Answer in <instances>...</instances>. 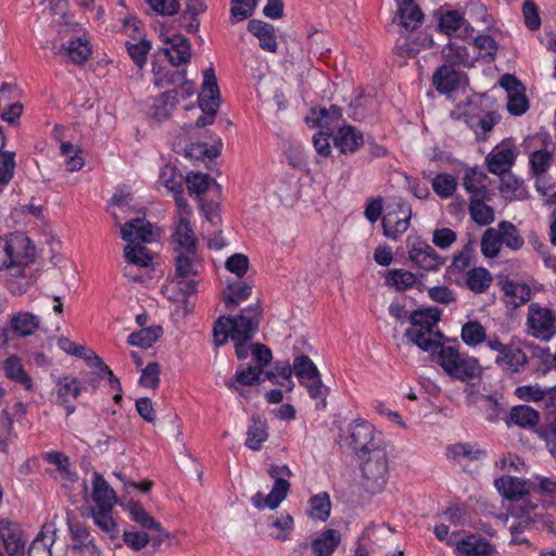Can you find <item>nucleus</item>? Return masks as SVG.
I'll list each match as a JSON object with an SVG mask.
<instances>
[{"instance_id": "obj_1", "label": "nucleus", "mask_w": 556, "mask_h": 556, "mask_svg": "<svg viewBox=\"0 0 556 556\" xmlns=\"http://www.w3.org/2000/svg\"><path fill=\"white\" fill-rule=\"evenodd\" d=\"M261 317L262 308L258 303L250 305L236 317H219L213 329L215 345H224L229 338L231 340H251L258 329Z\"/></svg>"}, {"instance_id": "obj_2", "label": "nucleus", "mask_w": 556, "mask_h": 556, "mask_svg": "<svg viewBox=\"0 0 556 556\" xmlns=\"http://www.w3.org/2000/svg\"><path fill=\"white\" fill-rule=\"evenodd\" d=\"M175 252V277L168 285L167 289L178 291L177 294L170 296L174 301H179L198 291V277L203 268L202 260L198 255L197 250H181Z\"/></svg>"}, {"instance_id": "obj_3", "label": "nucleus", "mask_w": 556, "mask_h": 556, "mask_svg": "<svg viewBox=\"0 0 556 556\" xmlns=\"http://www.w3.org/2000/svg\"><path fill=\"white\" fill-rule=\"evenodd\" d=\"M362 459L361 470L364 488L376 493L381 491L389 477V459L384 447H372Z\"/></svg>"}, {"instance_id": "obj_4", "label": "nucleus", "mask_w": 556, "mask_h": 556, "mask_svg": "<svg viewBox=\"0 0 556 556\" xmlns=\"http://www.w3.org/2000/svg\"><path fill=\"white\" fill-rule=\"evenodd\" d=\"M437 352V362L452 378L462 381L472 379L478 370V362L460 355L458 348L441 343Z\"/></svg>"}, {"instance_id": "obj_5", "label": "nucleus", "mask_w": 556, "mask_h": 556, "mask_svg": "<svg viewBox=\"0 0 556 556\" xmlns=\"http://www.w3.org/2000/svg\"><path fill=\"white\" fill-rule=\"evenodd\" d=\"M526 333L543 342L551 341L556 336V312L540 303L528 306Z\"/></svg>"}, {"instance_id": "obj_6", "label": "nucleus", "mask_w": 556, "mask_h": 556, "mask_svg": "<svg viewBox=\"0 0 556 556\" xmlns=\"http://www.w3.org/2000/svg\"><path fill=\"white\" fill-rule=\"evenodd\" d=\"M268 475L275 480L271 491L266 496L257 492L251 498L253 506L257 509H276L290 490L288 479L292 476V472L288 466L271 465L268 469Z\"/></svg>"}, {"instance_id": "obj_7", "label": "nucleus", "mask_w": 556, "mask_h": 556, "mask_svg": "<svg viewBox=\"0 0 556 556\" xmlns=\"http://www.w3.org/2000/svg\"><path fill=\"white\" fill-rule=\"evenodd\" d=\"M199 103L203 113L198 117L195 126L201 128L213 124L215 115L220 105L219 88L217 85L215 71L212 66L204 72L202 91L199 96Z\"/></svg>"}, {"instance_id": "obj_8", "label": "nucleus", "mask_w": 556, "mask_h": 556, "mask_svg": "<svg viewBox=\"0 0 556 556\" xmlns=\"http://www.w3.org/2000/svg\"><path fill=\"white\" fill-rule=\"evenodd\" d=\"M486 346L497 353L494 362L507 374L520 372L528 364V356L520 348L515 344H504L495 333L489 337Z\"/></svg>"}, {"instance_id": "obj_9", "label": "nucleus", "mask_w": 556, "mask_h": 556, "mask_svg": "<svg viewBox=\"0 0 556 556\" xmlns=\"http://www.w3.org/2000/svg\"><path fill=\"white\" fill-rule=\"evenodd\" d=\"M4 268L11 266H29L34 261L35 249L28 237L23 233H11L4 245Z\"/></svg>"}, {"instance_id": "obj_10", "label": "nucleus", "mask_w": 556, "mask_h": 556, "mask_svg": "<svg viewBox=\"0 0 556 556\" xmlns=\"http://www.w3.org/2000/svg\"><path fill=\"white\" fill-rule=\"evenodd\" d=\"M412 207L408 202L401 198L395 199L394 208L382 217L384 236L397 240L408 229Z\"/></svg>"}, {"instance_id": "obj_11", "label": "nucleus", "mask_w": 556, "mask_h": 556, "mask_svg": "<svg viewBox=\"0 0 556 556\" xmlns=\"http://www.w3.org/2000/svg\"><path fill=\"white\" fill-rule=\"evenodd\" d=\"M409 260L425 270H438L445 262L427 242L414 239L407 241Z\"/></svg>"}, {"instance_id": "obj_12", "label": "nucleus", "mask_w": 556, "mask_h": 556, "mask_svg": "<svg viewBox=\"0 0 556 556\" xmlns=\"http://www.w3.org/2000/svg\"><path fill=\"white\" fill-rule=\"evenodd\" d=\"M350 440L358 458H364L372 447H380L376 442L375 427L365 420H354L350 425Z\"/></svg>"}, {"instance_id": "obj_13", "label": "nucleus", "mask_w": 556, "mask_h": 556, "mask_svg": "<svg viewBox=\"0 0 556 556\" xmlns=\"http://www.w3.org/2000/svg\"><path fill=\"white\" fill-rule=\"evenodd\" d=\"M391 532L392 529L384 523L366 527L357 536L354 556H369L375 551V546H380L383 536Z\"/></svg>"}, {"instance_id": "obj_14", "label": "nucleus", "mask_w": 556, "mask_h": 556, "mask_svg": "<svg viewBox=\"0 0 556 556\" xmlns=\"http://www.w3.org/2000/svg\"><path fill=\"white\" fill-rule=\"evenodd\" d=\"M122 239L129 242L149 243L155 241L157 235L154 232L153 225L143 217H136L126 222L121 228Z\"/></svg>"}, {"instance_id": "obj_15", "label": "nucleus", "mask_w": 556, "mask_h": 556, "mask_svg": "<svg viewBox=\"0 0 556 556\" xmlns=\"http://www.w3.org/2000/svg\"><path fill=\"white\" fill-rule=\"evenodd\" d=\"M516 160V151L510 142L503 141L486 156L488 169L501 175L510 169Z\"/></svg>"}, {"instance_id": "obj_16", "label": "nucleus", "mask_w": 556, "mask_h": 556, "mask_svg": "<svg viewBox=\"0 0 556 556\" xmlns=\"http://www.w3.org/2000/svg\"><path fill=\"white\" fill-rule=\"evenodd\" d=\"M0 539L9 556H24L25 540L22 536V530L17 523L9 520H0Z\"/></svg>"}, {"instance_id": "obj_17", "label": "nucleus", "mask_w": 556, "mask_h": 556, "mask_svg": "<svg viewBox=\"0 0 556 556\" xmlns=\"http://www.w3.org/2000/svg\"><path fill=\"white\" fill-rule=\"evenodd\" d=\"M155 80L154 84L159 88H164L170 85H179L178 89H174L173 91H177V99L179 97L181 99H187L194 94L195 85L193 81L186 79V70L181 71H172L166 72L164 75H160V73H154Z\"/></svg>"}, {"instance_id": "obj_18", "label": "nucleus", "mask_w": 556, "mask_h": 556, "mask_svg": "<svg viewBox=\"0 0 556 556\" xmlns=\"http://www.w3.org/2000/svg\"><path fill=\"white\" fill-rule=\"evenodd\" d=\"M164 42L167 45L164 52L173 66L187 64L191 59V45L188 38L180 34L172 37H165Z\"/></svg>"}, {"instance_id": "obj_19", "label": "nucleus", "mask_w": 556, "mask_h": 556, "mask_svg": "<svg viewBox=\"0 0 556 556\" xmlns=\"http://www.w3.org/2000/svg\"><path fill=\"white\" fill-rule=\"evenodd\" d=\"M459 554L465 556H491L495 546L489 540L478 534H469L455 544Z\"/></svg>"}, {"instance_id": "obj_20", "label": "nucleus", "mask_w": 556, "mask_h": 556, "mask_svg": "<svg viewBox=\"0 0 556 556\" xmlns=\"http://www.w3.org/2000/svg\"><path fill=\"white\" fill-rule=\"evenodd\" d=\"M92 509H113L116 503L114 490L99 472L92 473Z\"/></svg>"}, {"instance_id": "obj_21", "label": "nucleus", "mask_w": 556, "mask_h": 556, "mask_svg": "<svg viewBox=\"0 0 556 556\" xmlns=\"http://www.w3.org/2000/svg\"><path fill=\"white\" fill-rule=\"evenodd\" d=\"M8 289L14 294H24L36 281V276L29 266H11L5 269Z\"/></svg>"}, {"instance_id": "obj_22", "label": "nucleus", "mask_w": 556, "mask_h": 556, "mask_svg": "<svg viewBox=\"0 0 556 556\" xmlns=\"http://www.w3.org/2000/svg\"><path fill=\"white\" fill-rule=\"evenodd\" d=\"M334 146L341 153H354L364 143L363 134L351 125L339 127L336 136L333 137Z\"/></svg>"}, {"instance_id": "obj_23", "label": "nucleus", "mask_w": 556, "mask_h": 556, "mask_svg": "<svg viewBox=\"0 0 556 556\" xmlns=\"http://www.w3.org/2000/svg\"><path fill=\"white\" fill-rule=\"evenodd\" d=\"M539 420V412L528 405L513 406L504 418V421L508 427L517 426L523 429L534 427L538 425Z\"/></svg>"}, {"instance_id": "obj_24", "label": "nucleus", "mask_w": 556, "mask_h": 556, "mask_svg": "<svg viewBox=\"0 0 556 556\" xmlns=\"http://www.w3.org/2000/svg\"><path fill=\"white\" fill-rule=\"evenodd\" d=\"M62 51L63 55L66 56L72 63L84 64L89 60L92 53V48L86 37H77L70 40L66 45H63L62 49L54 53L61 54Z\"/></svg>"}, {"instance_id": "obj_25", "label": "nucleus", "mask_w": 556, "mask_h": 556, "mask_svg": "<svg viewBox=\"0 0 556 556\" xmlns=\"http://www.w3.org/2000/svg\"><path fill=\"white\" fill-rule=\"evenodd\" d=\"M458 285H463L476 294H481L488 291L491 287L493 277L492 274L484 267H473L466 271L464 282L455 280Z\"/></svg>"}, {"instance_id": "obj_26", "label": "nucleus", "mask_w": 556, "mask_h": 556, "mask_svg": "<svg viewBox=\"0 0 556 556\" xmlns=\"http://www.w3.org/2000/svg\"><path fill=\"white\" fill-rule=\"evenodd\" d=\"M248 30L258 39L260 47L264 51L276 52L277 40L275 28L271 24L260 20H252L248 24Z\"/></svg>"}, {"instance_id": "obj_27", "label": "nucleus", "mask_w": 556, "mask_h": 556, "mask_svg": "<svg viewBox=\"0 0 556 556\" xmlns=\"http://www.w3.org/2000/svg\"><path fill=\"white\" fill-rule=\"evenodd\" d=\"M486 178V175L478 168L466 170L463 178V186L467 193H469V199H489L490 193L485 185Z\"/></svg>"}, {"instance_id": "obj_28", "label": "nucleus", "mask_w": 556, "mask_h": 556, "mask_svg": "<svg viewBox=\"0 0 556 556\" xmlns=\"http://www.w3.org/2000/svg\"><path fill=\"white\" fill-rule=\"evenodd\" d=\"M432 84L439 92L450 93L458 89L460 73L448 65H442L433 74Z\"/></svg>"}, {"instance_id": "obj_29", "label": "nucleus", "mask_w": 556, "mask_h": 556, "mask_svg": "<svg viewBox=\"0 0 556 556\" xmlns=\"http://www.w3.org/2000/svg\"><path fill=\"white\" fill-rule=\"evenodd\" d=\"M494 485L503 497L510 501H518L528 493L526 482L516 477L503 476L495 479Z\"/></svg>"}, {"instance_id": "obj_30", "label": "nucleus", "mask_w": 556, "mask_h": 556, "mask_svg": "<svg viewBox=\"0 0 556 556\" xmlns=\"http://www.w3.org/2000/svg\"><path fill=\"white\" fill-rule=\"evenodd\" d=\"M177 103V91H165L153 99L149 114L156 121L166 119Z\"/></svg>"}, {"instance_id": "obj_31", "label": "nucleus", "mask_w": 556, "mask_h": 556, "mask_svg": "<svg viewBox=\"0 0 556 556\" xmlns=\"http://www.w3.org/2000/svg\"><path fill=\"white\" fill-rule=\"evenodd\" d=\"M55 541L53 525H45L28 548V556H52L51 546Z\"/></svg>"}, {"instance_id": "obj_32", "label": "nucleus", "mask_w": 556, "mask_h": 556, "mask_svg": "<svg viewBox=\"0 0 556 556\" xmlns=\"http://www.w3.org/2000/svg\"><path fill=\"white\" fill-rule=\"evenodd\" d=\"M397 12L400 24L407 30H414L422 23L424 14L414 0L400 1Z\"/></svg>"}, {"instance_id": "obj_33", "label": "nucleus", "mask_w": 556, "mask_h": 556, "mask_svg": "<svg viewBox=\"0 0 556 556\" xmlns=\"http://www.w3.org/2000/svg\"><path fill=\"white\" fill-rule=\"evenodd\" d=\"M3 370L5 376L14 382L21 384L25 390H31L34 387L33 379L26 372L22 361L15 355L9 356L3 362Z\"/></svg>"}, {"instance_id": "obj_34", "label": "nucleus", "mask_w": 556, "mask_h": 556, "mask_svg": "<svg viewBox=\"0 0 556 556\" xmlns=\"http://www.w3.org/2000/svg\"><path fill=\"white\" fill-rule=\"evenodd\" d=\"M263 371L260 367L248 366L245 369L238 370L233 379L226 382L229 389L237 391L241 396H247V392L239 386H254L258 384L262 379Z\"/></svg>"}, {"instance_id": "obj_35", "label": "nucleus", "mask_w": 556, "mask_h": 556, "mask_svg": "<svg viewBox=\"0 0 556 556\" xmlns=\"http://www.w3.org/2000/svg\"><path fill=\"white\" fill-rule=\"evenodd\" d=\"M340 542V532L334 529H327L312 541L311 546L316 556H330L339 546Z\"/></svg>"}, {"instance_id": "obj_36", "label": "nucleus", "mask_w": 556, "mask_h": 556, "mask_svg": "<svg viewBox=\"0 0 556 556\" xmlns=\"http://www.w3.org/2000/svg\"><path fill=\"white\" fill-rule=\"evenodd\" d=\"M405 337L420 348L422 351H434L441 344L442 334L433 329L427 331L422 329H407Z\"/></svg>"}, {"instance_id": "obj_37", "label": "nucleus", "mask_w": 556, "mask_h": 556, "mask_svg": "<svg viewBox=\"0 0 556 556\" xmlns=\"http://www.w3.org/2000/svg\"><path fill=\"white\" fill-rule=\"evenodd\" d=\"M174 241L177 243V247L174 249V251H194L198 249L197 237L190 225V220L186 217L178 220L176 230L174 232Z\"/></svg>"}, {"instance_id": "obj_38", "label": "nucleus", "mask_w": 556, "mask_h": 556, "mask_svg": "<svg viewBox=\"0 0 556 556\" xmlns=\"http://www.w3.org/2000/svg\"><path fill=\"white\" fill-rule=\"evenodd\" d=\"M502 289L508 299L507 303L514 307H518L531 299V289L525 282L506 280L503 282Z\"/></svg>"}, {"instance_id": "obj_39", "label": "nucleus", "mask_w": 556, "mask_h": 556, "mask_svg": "<svg viewBox=\"0 0 556 556\" xmlns=\"http://www.w3.org/2000/svg\"><path fill=\"white\" fill-rule=\"evenodd\" d=\"M251 293L252 287L244 281L228 283L224 291V303L228 309H233L241 302L248 300Z\"/></svg>"}, {"instance_id": "obj_40", "label": "nucleus", "mask_w": 556, "mask_h": 556, "mask_svg": "<svg viewBox=\"0 0 556 556\" xmlns=\"http://www.w3.org/2000/svg\"><path fill=\"white\" fill-rule=\"evenodd\" d=\"M442 56L452 65H463L469 67L473 64L467 47L457 41H450L442 49Z\"/></svg>"}, {"instance_id": "obj_41", "label": "nucleus", "mask_w": 556, "mask_h": 556, "mask_svg": "<svg viewBox=\"0 0 556 556\" xmlns=\"http://www.w3.org/2000/svg\"><path fill=\"white\" fill-rule=\"evenodd\" d=\"M489 337L485 328L478 320H469L462 327L460 338L470 348H476L483 342L486 343Z\"/></svg>"}, {"instance_id": "obj_42", "label": "nucleus", "mask_w": 556, "mask_h": 556, "mask_svg": "<svg viewBox=\"0 0 556 556\" xmlns=\"http://www.w3.org/2000/svg\"><path fill=\"white\" fill-rule=\"evenodd\" d=\"M268 439L267 424L260 417H252V422L247 431L245 445L253 450L258 451L262 444Z\"/></svg>"}, {"instance_id": "obj_43", "label": "nucleus", "mask_w": 556, "mask_h": 556, "mask_svg": "<svg viewBox=\"0 0 556 556\" xmlns=\"http://www.w3.org/2000/svg\"><path fill=\"white\" fill-rule=\"evenodd\" d=\"M58 402L61 405H65L70 402V397L77 399L83 391L81 382L78 378L72 376H65L58 380Z\"/></svg>"}, {"instance_id": "obj_44", "label": "nucleus", "mask_w": 556, "mask_h": 556, "mask_svg": "<svg viewBox=\"0 0 556 556\" xmlns=\"http://www.w3.org/2000/svg\"><path fill=\"white\" fill-rule=\"evenodd\" d=\"M498 227L488 228L481 238V253L485 258L496 257L503 247Z\"/></svg>"}, {"instance_id": "obj_45", "label": "nucleus", "mask_w": 556, "mask_h": 556, "mask_svg": "<svg viewBox=\"0 0 556 556\" xmlns=\"http://www.w3.org/2000/svg\"><path fill=\"white\" fill-rule=\"evenodd\" d=\"M486 199L472 198L469 203L470 217L480 226H486L494 222V210L485 204Z\"/></svg>"}, {"instance_id": "obj_46", "label": "nucleus", "mask_w": 556, "mask_h": 556, "mask_svg": "<svg viewBox=\"0 0 556 556\" xmlns=\"http://www.w3.org/2000/svg\"><path fill=\"white\" fill-rule=\"evenodd\" d=\"M163 329L160 326L144 327L139 331L132 332L127 342L130 345L149 349L162 336Z\"/></svg>"}, {"instance_id": "obj_47", "label": "nucleus", "mask_w": 556, "mask_h": 556, "mask_svg": "<svg viewBox=\"0 0 556 556\" xmlns=\"http://www.w3.org/2000/svg\"><path fill=\"white\" fill-rule=\"evenodd\" d=\"M475 251L473 241L467 242L462 251L454 255L451 265L447 268V273L453 276L457 274L466 275V271L470 269V265L472 263V254Z\"/></svg>"}, {"instance_id": "obj_48", "label": "nucleus", "mask_w": 556, "mask_h": 556, "mask_svg": "<svg viewBox=\"0 0 556 556\" xmlns=\"http://www.w3.org/2000/svg\"><path fill=\"white\" fill-rule=\"evenodd\" d=\"M39 327V318L30 313H18L11 318L12 330L21 336L33 334Z\"/></svg>"}, {"instance_id": "obj_49", "label": "nucleus", "mask_w": 556, "mask_h": 556, "mask_svg": "<svg viewBox=\"0 0 556 556\" xmlns=\"http://www.w3.org/2000/svg\"><path fill=\"white\" fill-rule=\"evenodd\" d=\"M458 186L457 178L451 174L440 173L431 180L434 193L441 199L451 198Z\"/></svg>"}, {"instance_id": "obj_50", "label": "nucleus", "mask_w": 556, "mask_h": 556, "mask_svg": "<svg viewBox=\"0 0 556 556\" xmlns=\"http://www.w3.org/2000/svg\"><path fill=\"white\" fill-rule=\"evenodd\" d=\"M532 483L535 492L544 498L545 504L556 508V478L535 476Z\"/></svg>"}, {"instance_id": "obj_51", "label": "nucleus", "mask_w": 556, "mask_h": 556, "mask_svg": "<svg viewBox=\"0 0 556 556\" xmlns=\"http://www.w3.org/2000/svg\"><path fill=\"white\" fill-rule=\"evenodd\" d=\"M184 176L174 166L166 165L160 172V182L173 194L184 193Z\"/></svg>"}, {"instance_id": "obj_52", "label": "nucleus", "mask_w": 556, "mask_h": 556, "mask_svg": "<svg viewBox=\"0 0 556 556\" xmlns=\"http://www.w3.org/2000/svg\"><path fill=\"white\" fill-rule=\"evenodd\" d=\"M497 227L500 230V235L503 238L502 243L506 248L513 251H518L522 248L525 240L520 236L519 230L513 223L504 220L498 223Z\"/></svg>"}, {"instance_id": "obj_53", "label": "nucleus", "mask_w": 556, "mask_h": 556, "mask_svg": "<svg viewBox=\"0 0 556 556\" xmlns=\"http://www.w3.org/2000/svg\"><path fill=\"white\" fill-rule=\"evenodd\" d=\"M309 517L325 521L330 516L331 502L327 492H321L309 500Z\"/></svg>"}, {"instance_id": "obj_54", "label": "nucleus", "mask_w": 556, "mask_h": 556, "mask_svg": "<svg viewBox=\"0 0 556 556\" xmlns=\"http://www.w3.org/2000/svg\"><path fill=\"white\" fill-rule=\"evenodd\" d=\"M485 452L480 450L477 444L457 443L448 446L447 456L455 460L460 459H479L484 456Z\"/></svg>"}, {"instance_id": "obj_55", "label": "nucleus", "mask_w": 556, "mask_h": 556, "mask_svg": "<svg viewBox=\"0 0 556 556\" xmlns=\"http://www.w3.org/2000/svg\"><path fill=\"white\" fill-rule=\"evenodd\" d=\"M76 356L81 357L86 361L87 365L92 369H101L109 372V381L113 384L116 383L119 389V380L114 376L113 371L103 363L102 358L99 357L96 352L91 349L80 345Z\"/></svg>"}, {"instance_id": "obj_56", "label": "nucleus", "mask_w": 556, "mask_h": 556, "mask_svg": "<svg viewBox=\"0 0 556 556\" xmlns=\"http://www.w3.org/2000/svg\"><path fill=\"white\" fill-rule=\"evenodd\" d=\"M124 256L128 264L140 267H149L152 263V257L147 248L140 243L134 245L132 243L127 244L124 249Z\"/></svg>"}, {"instance_id": "obj_57", "label": "nucleus", "mask_w": 556, "mask_h": 556, "mask_svg": "<svg viewBox=\"0 0 556 556\" xmlns=\"http://www.w3.org/2000/svg\"><path fill=\"white\" fill-rule=\"evenodd\" d=\"M439 319V313L431 309L415 311L409 315V321L413 325L412 329L432 331L437 328Z\"/></svg>"}, {"instance_id": "obj_58", "label": "nucleus", "mask_w": 556, "mask_h": 556, "mask_svg": "<svg viewBox=\"0 0 556 556\" xmlns=\"http://www.w3.org/2000/svg\"><path fill=\"white\" fill-rule=\"evenodd\" d=\"M113 509H91V516L94 523L111 539L118 534V528L112 517Z\"/></svg>"}, {"instance_id": "obj_59", "label": "nucleus", "mask_w": 556, "mask_h": 556, "mask_svg": "<svg viewBox=\"0 0 556 556\" xmlns=\"http://www.w3.org/2000/svg\"><path fill=\"white\" fill-rule=\"evenodd\" d=\"M207 9L205 0H188L182 18H189L190 22L185 25L188 33H195L200 26L197 16Z\"/></svg>"}, {"instance_id": "obj_60", "label": "nucleus", "mask_w": 556, "mask_h": 556, "mask_svg": "<svg viewBox=\"0 0 556 556\" xmlns=\"http://www.w3.org/2000/svg\"><path fill=\"white\" fill-rule=\"evenodd\" d=\"M293 371L301 383L305 380L317 378L319 371L312 359L306 355H300L294 358Z\"/></svg>"}, {"instance_id": "obj_61", "label": "nucleus", "mask_w": 556, "mask_h": 556, "mask_svg": "<svg viewBox=\"0 0 556 556\" xmlns=\"http://www.w3.org/2000/svg\"><path fill=\"white\" fill-rule=\"evenodd\" d=\"M128 55L138 68H142L147 62V55L151 50V42L144 38L137 42L126 41Z\"/></svg>"}, {"instance_id": "obj_62", "label": "nucleus", "mask_w": 556, "mask_h": 556, "mask_svg": "<svg viewBox=\"0 0 556 556\" xmlns=\"http://www.w3.org/2000/svg\"><path fill=\"white\" fill-rule=\"evenodd\" d=\"M70 532L72 544L68 546L67 551H75L77 547L80 549L85 546L96 545L94 539L85 526L80 523H71Z\"/></svg>"}, {"instance_id": "obj_63", "label": "nucleus", "mask_w": 556, "mask_h": 556, "mask_svg": "<svg viewBox=\"0 0 556 556\" xmlns=\"http://www.w3.org/2000/svg\"><path fill=\"white\" fill-rule=\"evenodd\" d=\"M189 194L191 197H201L204 194L212 181L208 174L191 172L185 178Z\"/></svg>"}, {"instance_id": "obj_64", "label": "nucleus", "mask_w": 556, "mask_h": 556, "mask_svg": "<svg viewBox=\"0 0 556 556\" xmlns=\"http://www.w3.org/2000/svg\"><path fill=\"white\" fill-rule=\"evenodd\" d=\"M481 409L483 412L484 418L490 422H498L500 420H504L505 416V406L498 400L493 396H484L481 403Z\"/></svg>"}]
</instances>
